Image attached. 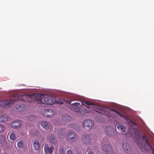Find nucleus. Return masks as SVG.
Wrapping results in <instances>:
<instances>
[{
  "instance_id": "obj_22",
  "label": "nucleus",
  "mask_w": 154,
  "mask_h": 154,
  "mask_svg": "<svg viewBox=\"0 0 154 154\" xmlns=\"http://www.w3.org/2000/svg\"><path fill=\"white\" fill-rule=\"evenodd\" d=\"M110 110H112V111L116 113L118 115H119L120 117H122L124 118L125 116L123 114L121 113L120 112L118 111L117 109H115L112 108L111 109H110Z\"/></svg>"
},
{
  "instance_id": "obj_16",
  "label": "nucleus",
  "mask_w": 154,
  "mask_h": 154,
  "mask_svg": "<svg viewBox=\"0 0 154 154\" xmlns=\"http://www.w3.org/2000/svg\"><path fill=\"white\" fill-rule=\"evenodd\" d=\"M25 107V106L23 104H21L20 105H17L15 106V108L17 110L20 112L24 110Z\"/></svg>"
},
{
  "instance_id": "obj_39",
  "label": "nucleus",
  "mask_w": 154,
  "mask_h": 154,
  "mask_svg": "<svg viewBox=\"0 0 154 154\" xmlns=\"http://www.w3.org/2000/svg\"><path fill=\"white\" fill-rule=\"evenodd\" d=\"M93 109V110H96L95 109H94V108Z\"/></svg>"
},
{
  "instance_id": "obj_40",
  "label": "nucleus",
  "mask_w": 154,
  "mask_h": 154,
  "mask_svg": "<svg viewBox=\"0 0 154 154\" xmlns=\"http://www.w3.org/2000/svg\"><path fill=\"white\" fill-rule=\"evenodd\" d=\"M88 140H89V141H90V140H87V142H88Z\"/></svg>"
},
{
  "instance_id": "obj_5",
  "label": "nucleus",
  "mask_w": 154,
  "mask_h": 154,
  "mask_svg": "<svg viewBox=\"0 0 154 154\" xmlns=\"http://www.w3.org/2000/svg\"><path fill=\"white\" fill-rule=\"evenodd\" d=\"M77 138V135L72 132H70L67 136V140L70 142L75 141Z\"/></svg>"
},
{
  "instance_id": "obj_35",
  "label": "nucleus",
  "mask_w": 154,
  "mask_h": 154,
  "mask_svg": "<svg viewBox=\"0 0 154 154\" xmlns=\"http://www.w3.org/2000/svg\"><path fill=\"white\" fill-rule=\"evenodd\" d=\"M87 154H93V153L91 151H89Z\"/></svg>"
},
{
  "instance_id": "obj_30",
  "label": "nucleus",
  "mask_w": 154,
  "mask_h": 154,
  "mask_svg": "<svg viewBox=\"0 0 154 154\" xmlns=\"http://www.w3.org/2000/svg\"><path fill=\"white\" fill-rule=\"evenodd\" d=\"M35 118V117L32 115L30 116L28 118V119L30 121H32Z\"/></svg>"
},
{
  "instance_id": "obj_31",
  "label": "nucleus",
  "mask_w": 154,
  "mask_h": 154,
  "mask_svg": "<svg viewBox=\"0 0 154 154\" xmlns=\"http://www.w3.org/2000/svg\"><path fill=\"white\" fill-rule=\"evenodd\" d=\"M87 123L86 120H85L84 122H83L82 124L83 127L84 128H85L86 127V124Z\"/></svg>"
},
{
  "instance_id": "obj_1",
  "label": "nucleus",
  "mask_w": 154,
  "mask_h": 154,
  "mask_svg": "<svg viewBox=\"0 0 154 154\" xmlns=\"http://www.w3.org/2000/svg\"><path fill=\"white\" fill-rule=\"evenodd\" d=\"M18 97L16 98H14L12 99L5 100L4 101H0V106L6 107L11 106L12 104H15L20 101H25L23 97L24 95L20 94L17 95Z\"/></svg>"
},
{
  "instance_id": "obj_28",
  "label": "nucleus",
  "mask_w": 154,
  "mask_h": 154,
  "mask_svg": "<svg viewBox=\"0 0 154 154\" xmlns=\"http://www.w3.org/2000/svg\"><path fill=\"white\" fill-rule=\"evenodd\" d=\"M82 140L83 142L85 143H87V138L86 135L82 136Z\"/></svg>"
},
{
  "instance_id": "obj_37",
  "label": "nucleus",
  "mask_w": 154,
  "mask_h": 154,
  "mask_svg": "<svg viewBox=\"0 0 154 154\" xmlns=\"http://www.w3.org/2000/svg\"><path fill=\"white\" fill-rule=\"evenodd\" d=\"M55 125H60V124H55Z\"/></svg>"
},
{
  "instance_id": "obj_19",
  "label": "nucleus",
  "mask_w": 154,
  "mask_h": 154,
  "mask_svg": "<svg viewBox=\"0 0 154 154\" xmlns=\"http://www.w3.org/2000/svg\"><path fill=\"white\" fill-rule=\"evenodd\" d=\"M93 124L94 122L91 120L87 119V129H90L92 128Z\"/></svg>"
},
{
  "instance_id": "obj_14",
  "label": "nucleus",
  "mask_w": 154,
  "mask_h": 154,
  "mask_svg": "<svg viewBox=\"0 0 154 154\" xmlns=\"http://www.w3.org/2000/svg\"><path fill=\"white\" fill-rule=\"evenodd\" d=\"M33 146L35 150H38L40 147V144L39 141L37 140H35L33 142Z\"/></svg>"
},
{
  "instance_id": "obj_17",
  "label": "nucleus",
  "mask_w": 154,
  "mask_h": 154,
  "mask_svg": "<svg viewBox=\"0 0 154 154\" xmlns=\"http://www.w3.org/2000/svg\"><path fill=\"white\" fill-rule=\"evenodd\" d=\"M122 147L125 152H128L130 150V147L128 144L126 142L123 143L122 144Z\"/></svg>"
},
{
  "instance_id": "obj_32",
  "label": "nucleus",
  "mask_w": 154,
  "mask_h": 154,
  "mask_svg": "<svg viewBox=\"0 0 154 154\" xmlns=\"http://www.w3.org/2000/svg\"><path fill=\"white\" fill-rule=\"evenodd\" d=\"M4 128V126L0 124V133L2 132Z\"/></svg>"
},
{
  "instance_id": "obj_3",
  "label": "nucleus",
  "mask_w": 154,
  "mask_h": 154,
  "mask_svg": "<svg viewBox=\"0 0 154 154\" xmlns=\"http://www.w3.org/2000/svg\"><path fill=\"white\" fill-rule=\"evenodd\" d=\"M130 128H132L131 130V131L133 132V133L134 134L136 137L135 140V141L137 143H139L140 142V131L136 129L135 128H133L132 126H130Z\"/></svg>"
},
{
  "instance_id": "obj_12",
  "label": "nucleus",
  "mask_w": 154,
  "mask_h": 154,
  "mask_svg": "<svg viewBox=\"0 0 154 154\" xmlns=\"http://www.w3.org/2000/svg\"><path fill=\"white\" fill-rule=\"evenodd\" d=\"M106 134L110 136H111L113 133V130L110 127H106L105 129Z\"/></svg>"
},
{
  "instance_id": "obj_9",
  "label": "nucleus",
  "mask_w": 154,
  "mask_h": 154,
  "mask_svg": "<svg viewBox=\"0 0 154 154\" xmlns=\"http://www.w3.org/2000/svg\"><path fill=\"white\" fill-rule=\"evenodd\" d=\"M85 105H87V101H84L82 100H80L79 102L75 103H72L71 104L72 107L74 108H76L81 106Z\"/></svg>"
},
{
  "instance_id": "obj_15",
  "label": "nucleus",
  "mask_w": 154,
  "mask_h": 154,
  "mask_svg": "<svg viewBox=\"0 0 154 154\" xmlns=\"http://www.w3.org/2000/svg\"><path fill=\"white\" fill-rule=\"evenodd\" d=\"M7 143L6 138L3 136L0 135V144L4 146Z\"/></svg>"
},
{
  "instance_id": "obj_26",
  "label": "nucleus",
  "mask_w": 154,
  "mask_h": 154,
  "mask_svg": "<svg viewBox=\"0 0 154 154\" xmlns=\"http://www.w3.org/2000/svg\"><path fill=\"white\" fill-rule=\"evenodd\" d=\"M7 120V119L5 116H2L0 117V122H5Z\"/></svg>"
},
{
  "instance_id": "obj_38",
  "label": "nucleus",
  "mask_w": 154,
  "mask_h": 154,
  "mask_svg": "<svg viewBox=\"0 0 154 154\" xmlns=\"http://www.w3.org/2000/svg\"><path fill=\"white\" fill-rule=\"evenodd\" d=\"M87 108H90V107H89L88 106H87Z\"/></svg>"
},
{
  "instance_id": "obj_24",
  "label": "nucleus",
  "mask_w": 154,
  "mask_h": 154,
  "mask_svg": "<svg viewBox=\"0 0 154 154\" xmlns=\"http://www.w3.org/2000/svg\"><path fill=\"white\" fill-rule=\"evenodd\" d=\"M141 140L144 143H146V142H149L148 139L146 138V137L144 135L142 136Z\"/></svg>"
},
{
  "instance_id": "obj_21",
  "label": "nucleus",
  "mask_w": 154,
  "mask_h": 154,
  "mask_svg": "<svg viewBox=\"0 0 154 154\" xmlns=\"http://www.w3.org/2000/svg\"><path fill=\"white\" fill-rule=\"evenodd\" d=\"M70 119V117L68 115H65L62 117V120L65 122H68Z\"/></svg>"
},
{
  "instance_id": "obj_20",
  "label": "nucleus",
  "mask_w": 154,
  "mask_h": 154,
  "mask_svg": "<svg viewBox=\"0 0 154 154\" xmlns=\"http://www.w3.org/2000/svg\"><path fill=\"white\" fill-rule=\"evenodd\" d=\"M50 141L53 144L56 143L57 140L55 137L53 135H51L49 137Z\"/></svg>"
},
{
  "instance_id": "obj_4",
  "label": "nucleus",
  "mask_w": 154,
  "mask_h": 154,
  "mask_svg": "<svg viewBox=\"0 0 154 154\" xmlns=\"http://www.w3.org/2000/svg\"><path fill=\"white\" fill-rule=\"evenodd\" d=\"M42 101L43 102H42V103L44 104L50 105L53 104L54 103L53 99L51 97H48L47 96L43 95Z\"/></svg>"
},
{
  "instance_id": "obj_6",
  "label": "nucleus",
  "mask_w": 154,
  "mask_h": 154,
  "mask_svg": "<svg viewBox=\"0 0 154 154\" xmlns=\"http://www.w3.org/2000/svg\"><path fill=\"white\" fill-rule=\"evenodd\" d=\"M54 112L51 109H46L42 112V115L47 117H50L54 115Z\"/></svg>"
},
{
  "instance_id": "obj_8",
  "label": "nucleus",
  "mask_w": 154,
  "mask_h": 154,
  "mask_svg": "<svg viewBox=\"0 0 154 154\" xmlns=\"http://www.w3.org/2000/svg\"><path fill=\"white\" fill-rule=\"evenodd\" d=\"M144 148L146 151H151L153 154H154V149L149 142H146L144 143Z\"/></svg>"
},
{
  "instance_id": "obj_23",
  "label": "nucleus",
  "mask_w": 154,
  "mask_h": 154,
  "mask_svg": "<svg viewBox=\"0 0 154 154\" xmlns=\"http://www.w3.org/2000/svg\"><path fill=\"white\" fill-rule=\"evenodd\" d=\"M18 147L19 148H22L23 147V142L21 140L18 141L17 143Z\"/></svg>"
},
{
  "instance_id": "obj_13",
  "label": "nucleus",
  "mask_w": 154,
  "mask_h": 154,
  "mask_svg": "<svg viewBox=\"0 0 154 154\" xmlns=\"http://www.w3.org/2000/svg\"><path fill=\"white\" fill-rule=\"evenodd\" d=\"M41 125L42 127L46 130H48L49 127V125L48 122L43 121L41 122Z\"/></svg>"
},
{
  "instance_id": "obj_11",
  "label": "nucleus",
  "mask_w": 154,
  "mask_h": 154,
  "mask_svg": "<svg viewBox=\"0 0 154 154\" xmlns=\"http://www.w3.org/2000/svg\"><path fill=\"white\" fill-rule=\"evenodd\" d=\"M21 123L19 120H16L12 122L11 124L12 127L14 128H17L20 126Z\"/></svg>"
},
{
  "instance_id": "obj_27",
  "label": "nucleus",
  "mask_w": 154,
  "mask_h": 154,
  "mask_svg": "<svg viewBox=\"0 0 154 154\" xmlns=\"http://www.w3.org/2000/svg\"><path fill=\"white\" fill-rule=\"evenodd\" d=\"M59 152L60 154H65V150H64L63 147L60 146L59 149Z\"/></svg>"
},
{
  "instance_id": "obj_10",
  "label": "nucleus",
  "mask_w": 154,
  "mask_h": 154,
  "mask_svg": "<svg viewBox=\"0 0 154 154\" xmlns=\"http://www.w3.org/2000/svg\"><path fill=\"white\" fill-rule=\"evenodd\" d=\"M43 96V94H38L35 96L34 100L35 101H38V103L41 104L42 103V102H43L42 101Z\"/></svg>"
},
{
  "instance_id": "obj_2",
  "label": "nucleus",
  "mask_w": 154,
  "mask_h": 154,
  "mask_svg": "<svg viewBox=\"0 0 154 154\" xmlns=\"http://www.w3.org/2000/svg\"><path fill=\"white\" fill-rule=\"evenodd\" d=\"M102 149L106 154H116L112 151V147L109 144L107 143L104 144L103 146Z\"/></svg>"
},
{
  "instance_id": "obj_18",
  "label": "nucleus",
  "mask_w": 154,
  "mask_h": 154,
  "mask_svg": "<svg viewBox=\"0 0 154 154\" xmlns=\"http://www.w3.org/2000/svg\"><path fill=\"white\" fill-rule=\"evenodd\" d=\"M118 129L122 132H124L126 130V127L123 125H119L117 127Z\"/></svg>"
},
{
  "instance_id": "obj_29",
  "label": "nucleus",
  "mask_w": 154,
  "mask_h": 154,
  "mask_svg": "<svg viewBox=\"0 0 154 154\" xmlns=\"http://www.w3.org/2000/svg\"><path fill=\"white\" fill-rule=\"evenodd\" d=\"M87 105H91L93 107L94 106H96L95 103L93 102H90L87 101Z\"/></svg>"
},
{
  "instance_id": "obj_25",
  "label": "nucleus",
  "mask_w": 154,
  "mask_h": 154,
  "mask_svg": "<svg viewBox=\"0 0 154 154\" xmlns=\"http://www.w3.org/2000/svg\"><path fill=\"white\" fill-rule=\"evenodd\" d=\"M16 138L15 134L14 133H11L10 135V138L11 140L14 141Z\"/></svg>"
},
{
  "instance_id": "obj_33",
  "label": "nucleus",
  "mask_w": 154,
  "mask_h": 154,
  "mask_svg": "<svg viewBox=\"0 0 154 154\" xmlns=\"http://www.w3.org/2000/svg\"><path fill=\"white\" fill-rule=\"evenodd\" d=\"M67 154H73L72 151L70 149H69L67 150Z\"/></svg>"
},
{
  "instance_id": "obj_7",
  "label": "nucleus",
  "mask_w": 154,
  "mask_h": 154,
  "mask_svg": "<svg viewBox=\"0 0 154 154\" xmlns=\"http://www.w3.org/2000/svg\"><path fill=\"white\" fill-rule=\"evenodd\" d=\"M44 149L46 154H52L54 150V147L53 146H51L49 147L48 145L46 144L45 145Z\"/></svg>"
},
{
  "instance_id": "obj_36",
  "label": "nucleus",
  "mask_w": 154,
  "mask_h": 154,
  "mask_svg": "<svg viewBox=\"0 0 154 154\" xmlns=\"http://www.w3.org/2000/svg\"><path fill=\"white\" fill-rule=\"evenodd\" d=\"M132 124H133L134 125H136V124H135V123H132Z\"/></svg>"
},
{
  "instance_id": "obj_34",
  "label": "nucleus",
  "mask_w": 154,
  "mask_h": 154,
  "mask_svg": "<svg viewBox=\"0 0 154 154\" xmlns=\"http://www.w3.org/2000/svg\"><path fill=\"white\" fill-rule=\"evenodd\" d=\"M65 101L68 104H69L70 103L71 101H70L69 100H65Z\"/></svg>"
}]
</instances>
